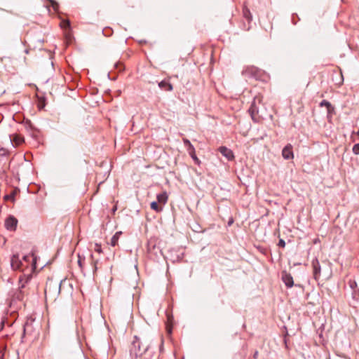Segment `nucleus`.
Wrapping results in <instances>:
<instances>
[{
	"mask_svg": "<svg viewBox=\"0 0 359 359\" xmlns=\"http://www.w3.org/2000/svg\"><path fill=\"white\" fill-rule=\"evenodd\" d=\"M39 336V325L34 319L28 318L23 327L22 341H34Z\"/></svg>",
	"mask_w": 359,
	"mask_h": 359,
	"instance_id": "1",
	"label": "nucleus"
},
{
	"mask_svg": "<svg viewBox=\"0 0 359 359\" xmlns=\"http://www.w3.org/2000/svg\"><path fill=\"white\" fill-rule=\"evenodd\" d=\"M242 75L245 78L257 81H264L266 77L264 70L253 65L245 67L242 71Z\"/></svg>",
	"mask_w": 359,
	"mask_h": 359,
	"instance_id": "2",
	"label": "nucleus"
},
{
	"mask_svg": "<svg viewBox=\"0 0 359 359\" xmlns=\"http://www.w3.org/2000/svg\"><path fill=\"white\" fill-rule=\"evenodd\" d=\"M148 348V344H143L140 339L135 336L130 349V355L132 359H136L144 353Z\"/></svg>",
	"mask_w": 359,
	"mask_h": 359,
	"instance_id": "3",
	"label": "nucleus"
},
{
	"mask_svg": "<svg viewBox=\"0 0 359 359\" xmlns=\"http://www.w3.org/2000/svg\"><path fill=\"white\" fill-rule=\"evenodd\" d=\"M319 106L320 107H325L327 109V120L329 123L332 122L333 116L336 114V110L334 106H333L329 101L326 100H322Z\"/></svg>",
	"mask_w": 359,
	"mask_h": 359,
	"instance_id": "4",
	"label": "nucleus"
},
{
	"mask_svg": "<svg viewBox=\"0 0 359 359\" xmlns=\"http://www.w3.org/2000/svg\"><path fill=\"white\" fill-rule=\"evenodd\" d=\"M257 100H258V102L260 103L261 100L257 97H255L253 101L251 103V105H250L249 109H248V112L250 114L252 119L255 122L258 121V119H259V116H258L259 109H258V107L257 106Z\"/></svg>",
	"mask_w": 359,
	"mask_h": 359,
	"instance_id": "5",
	"label": "nucleus"
},
{
	"mask_svg": "<svg viewBox=\"0 0 359 359\" xmlns=\"http://www.w3.org/2000/svg\"><path fill=\"white\" fill-rule=\"evenodd\" d=\"M18 219L13 215H9L5 221V226L7 230L11 231H15L18 225Z\"/></svg>",
	"mask_w": 359,
	"mask_h": 359,
	"instance_id": "6",
	"label": "nucleus"
},
{
	"mask_svg": "<svg viewBox=\"0 0 359 359\" xmlns=\"http://www.w3.org/2000/svg\"><path fill=\"white\" fill-rule=\"evenodd\" d=\"M24 288H21L19 287L18 290L12 292L11 297V304H12L15 301H22L25 297V291Z\"/></svg>",
	"mask_w": 359,
	"mask_h": 359,
	"instance_id": "7",
	"label": "nucleus"
},
{
	"mask_svg": "<svg viewBox=\"0 0 359 359\" xmlns=\"http://www.w3.org/2000/svg\"><path fill=\"white\" fill-rule=\"evenodd\" d=\"M313 268V276L316 280H318L320 277V265L317 258L312 260L311 262Z\"/></svg>",
	"mask_w": 359,
	"mask_h": 359,
	"instance_id": "8",
	"label": "nucleus"
},
{
	"mask_svg": "<svg viewBox=\"0 0 359 359\" xmlns=\"http://www.w3.org/2000/svg\"><path fill=\"white\" fill-rule=\"evenodd\" d=\"M218 151L224 156L228 161H232L234 159V155L231 149L227 148L225 146L219 147Z\"/></svg>",
	"mask_w": 359,
	"mask_h": 359,
	"instance_id": "9",
	"label": "nucleus"
},
{
	"mask_svg": "<svg viewBox=\"0 0 359 359\" xmlns=\"http://www.w3.org/2000/svg\"><path fill=\"white\" fill-rule=\"evenodd\" d=\"M282 156L286 160L293 158L294 154L292 151V146L290 144H287L282 150Z\"/></svg>",
	"mask_w": 359,
	"mask_h": 359,
	"instance_id": "10",
	"label": "nucleus"
},
{
	"mask_svg": "<svg viewBox=\"0 0 359 359\" xmlns=\"http://www.w3.org/2000/svg\"><path fill=\"white\" fill-rule=\"evenodd\" d=\"M32 272L33 271H31L29 273H23L20 275V276L19 277V283L20 284V286L21 288H25L26 285L29 283V281L32 278Z\"/></svg>",
	"mask_w": 359,
	"mask_h": 359,
	"instance_id": "11",
	"label": "nucleus"
},
{
	"mask_svg": "<svg viewBox=\"0 0 359 359\" xmlns=\"http://www.w3.org/2000/svg\"><path fill=\"white\" fill-rule=\"evenodd\" d=\"M11 266L13 270L20 269L23 266L22 261L20 259L18 255H14L11 257Z\"/></svg>",
	"mask_w": 359,
	"mask_h": 359,
	"instance_id": "12",
	"label": "nucleus"
},
{
	"mask_svg": "<svg viewBox=\"0 0 359 359\" xmlns=\"http://www.w3.org/2000/svg\"><path fill=\"white\" fill-rule=\"evenodd\" d=\"M282 280L287 287H292L294 285L293 278L290 273L286 271L282 272Z\"/></svg>",
	"mask_w": 359,
	"mask_h": 359,
	"instance_id": "13",
	"label": "nucleus"
},
{
	"mask_svg": "<svg viewBox=\"0 0 359 359\" xmlns=\"http://www.w3.org/2000/svg\"><path fill=\"white\" fill-rule=\"evenodd\" d=\"M348 285L352 290L353 298L357 299L359 297V290L358 289L355 281L350 280Z\"/></svg>",
	"mask_w": 359,
	"mask_h": 359,
	"instance_id": "14",
	"label": "nucleus"
},
{
	"mask_svg": "<svg viewBox=\"0 0 359 359\" xmlns=\"http://www.w3.org/2000/svg\"><path fill=\"white\" fill-rule=\"evenodd\" d=\"M158 87L164 91H172L173 90L172 85L167 80H163L159 82Z\"/></svg>",
	"mask_w": 359,
	"mask_h": 359,
	"instance_id": "15",
	"label": "nucleus"
},
{
	"mask_svg": "<svg viewBox=\"0 0 359 359\" xmlns=\"http://www.w3.org/2000/svg\"><path fill=\"white\" fill-rule=\"evenodd\" d=\"M10 140L11 143L15 147L19 146L24 142L23 137L19 135H14L13 136L10 135Z\"/></svg>",
	"mask_w": 359,
	"mask_h": 359,
	"instance_id": "16",
	"label": "nucleus"
},
{
	"mask_svg": "<svg viewBox=\"0 0 359 359\" xmlns=\"http://www.w3.org/2000/svg\"><path fill=\"white\" fill-rule=\"evenodd\" d=\"M22 259L25 262H29L30 259H32V267H31L30 271H34V270L36 269V262H35V258L34 257V255L32 254V255H24L22 257Z\"/></svg>",
	"mask_w": 359,
	"mask_h": 359,
	"instance_id": "17",
	"label": "nucleus"
},
{
	"mask_svg": "<svg viewBox=\"0 0 359 359\" xmlns=\"http://www.w3.org/2000/svg\"><path fill=\"white\" fill-rule=\"evenodd\" d=\"M187 152L189 153V156H191V158L194 160V163L196 164V165H200L201 164V161L199 160V158L196 156V151H195V148L194 147L189 149L187 150Z\"/></svg>",
	"mask_w": 359,
	"mask_h": 359,
	"instance_id": "18",
	"label": "nucleus"
},
{
	"mask_svg": "<svg viewBox=\"0 0 359 359\" xmlns=\"http://www.w3.org/2000/svg\"><path fill=\"white\" fill-rule=\"evenodd\" d=\"M156 198L158 203L165 205L168 201V196L166 192H162L157 195Z\"/></svg>",
	"mask_w": 359,
	"mask_h": 359,
	"instance_id": "19",
	"label": "nucleus"
},
{
	"mask_svg": "<svg viewBox=\"0 0 359 359\" xmlns=\"http://www.w3.org/2000/svg\"><path fill=\"white\" fill-rule=\"evenodd\" d=\"M243 18L248 21V23H250L252 20V15L250 11V10L247 7H244L243 9Z\"/></svg>",
	"mask_w": 359,
	"mask_h": 359,
	"instance_id": "20",
	"label": "nucleus"
},
{
	"mask_svg": "<svg viewBox=\"0 0 359 359\" xmlns=\"http://www.w3.org/2000/svg\"><path fill=\"white\" fill-rule=\"evenodd\" d=\"M122 234L121 231H117L115 234L111 237L110 241V245L113 247L116 246L118 244V239L120 236Z\"/></svg>",
	"mask_w": 359,
	"mask_h": 359,
	"instance_id": "21",
	"label": "nucleus"
},
{
	"mask_svg": "<svg viewBox=\"0 0 359 359\" xmlns=\"http://www.w3.org/2000/svg\"><path fill=\"white\" fill-rule=\"evenodd\" d=\"M90 257H91V259H92L91 265L93 266V274L95 275V273H96V272H97V271L98 269L99 260L98 259H94L93 255H90Z\"/></svg>",
	"mask_w": 359,
	"mask_h": 359,
	"instance_id": "22",
	"label": "nucleus"
},
{
	"mask_svg": "<svg viewBox=\"0 0 359 359\" xmlns=\"http://www.w3.org/2000/svg\"><path fill=\"white\" fill-rule=\"evenodd\" d=\"M151 208L157 212H160L163 210V207L159 205L156 201L151 203Z\"/></svg>",
	"mask_w": 359,
	"mask_h": 359,
	"instance_id": "23",
	"label": "nucleus"
},
{
	"mask_svg": "<svg viewBox=\"0 0 359 359\" xmlns=\"http://www.w3.org/2000/svg\"><path fill=\"white\" fill-rule=\"evenodd\" d=\"M15 191H13L10 194H6L4 197V201H14L15 200Z\"/></svg>",
	"mask_w": 359,
	"mask_h": 359,
	"instance_id": "24",
	"label": "nucleus"
},
{
	"mask_svg": "<svg viewBox=\"0 0 359 359\" xmlns=\"http://www.w3.org/2000/svg\"><path fill=\"white\" fill-rule=\"evenodd\" d=\"M76 359H88L86 355H84L82 350L80 348L78 349L76 354Z\"/></svg>",
	"mask_w": 359,
	"mask_h": 359,
	"instance_id": "25",
	"label": "nucleus"
},
{
	"mask_svg": "<svg viewBox=\"0 0 359 359\" xmlns=\"http://www.w3.org/2000/svg\"><path fill=\"white\" fill-rule=\"evenodd\" d=\"M182 140H183V143H184V147H186L187 150L194 147L192 145V144L191 143V142L188 139L183 138Z\"/></svg>",
	"mask_w": 359,
	"mask_h": 359,
	"instance_id": "26",
	"label": "nucleus"
},
{
	"mask_svg": "<svg viewBox=\"0 0 359 359\" xmlns=\"http://www.w3.org/2000/svg\"><path fill=\"white\" fill-rule=\"evenodd\" d=\"M52 283H46V287H45V295L47 297L48 293L51 292V288H52Z\"/></svg>",
	"mask_w": 359,
	"mask_h": 359,
	"instance_id": "27",
	"label": "nucleus"
},
{
	"mask_svg": "<svg viewBox=\"0 0 359 359\" xmlns=\"http://www.w3.org/2000/svg\"><path fill=\"white\" fill-rule=\"evenodd\" d=\"M50 2V5L53 8L57 11L59 8V4L54 0H48Z\"/></svg>",
	"mask_w": 359,
	"mask_h": 359,
	"instance_id": "28",
	"label": "nucleus"
},
{
	"mask_svg": "<svg viewBox=\"0 0 359 359\" xmlns=\"http://www.w3.org/2000/svg\"><path fill=\"white\" fill-rule=\"evenodd\" d=\"M353 153L355 155L359 154V143L355 144L352 149Z\"/></svg>",
	"mask_w": 359,
	"mask_h": 359,
	"instance_id": "29",
	"label": "nucleus"
},
{
	"mask_svg": "<svg viewBox=\"0 0 359 359\" xmlns=\"http://www.w3.org/2000/svg\"><path fill=\"white\" fill-rule=\"evenodd\" d=\"M6 348V346H2L0 348V359H4Z\"/></svg>",
	"mask_w": 359,
	"mask_h": 359,
	"instance_id": "30",
	"label": "nucleus"
},
{
	"mask_svg": "<svg viewBox=\"0 0 359 359\" xmlns=\"http://www.w3.org/2000/svg\"><path fill=\"white\" fill-rule=\"evenodd\" d=\"M95 251L98 252L99 254L102 253V250L101 245L97 244V243H96L95 246Z\"/></svg>",
	"mask_w": 359,
	"mask_h": 359,
	"instance_id": "31",
	"label": "nucleus"
},
{
	"mask_svg": "<svg viewBox=\"0 0 359 359\" xmlns=\"http://www.w3.org/2000/svg\"><path fill=\"white\" fill-rule=\"evenodd\" d=\"M278 245L280 248H285V241L282 238L279 239Z\"/></svg>",
	"mask_w": 359,
	"mask_h": 359,
	"instance_id": "32",
	"label": "nucleus"
},
{
	"mask_svg": "<svg viewBox=\"0 0 359 359\" xmlns=\"http://www.w3.org/2000/svg\"><path fill=\"white\" fill-rule=\"evenodd\" d=\"M62 26L65 27H70V22L69 20H64L62 22Z\"/></svg>",
	"mask_w": 359,
	"mask_h": 359,
	"instance_id": "33",
	"label": "nucleus"
},
{
	"mask_svg": "<svg viewBox=\"0 0 359 359\" xmlns=\"http://www.w3.org/2000/svg\"><path fill=\"white\" fill-rule=\"evenodd\" d=\"M54 288L55 289V290L57 291V293L60 292V285H57V283H55L54 285H53Z\"/></svg>",
	"mask_w": 359,
	"mask_h": 359,
	"instance_id": "34",
	"label": "nucleus"
},
{
	"mask_svg": "<svg viewBox=\"0 0 359 359\" xmlns=\"http://www.w3.org/2000/svg\"><path fill=\"white\" fill-rule=\"evenodd\" d=\"M78 264L81 268L83 267V262L80 256H79Z\"/></svg>",
	"mask_w": 359,
	"mask_h": 359,
	"instance_id": "35",
	"label": "nucleus"
},
{
	"mask_svg": "<svg viewBox=\"0 0 359 359\" xmlns=\"http://www.w3.org/2000/svg\"><path fill=\"white\" fill-rule=\"evenodd\" d=\"M4 325H5V321L4 320H2L0 323V326H1V330H2L4 327Z\"/></svg>",
	"mask_w": 359,
	"mask_h": 359,
	"instance_id": "36",
	"label": "nucleus"
},
{
	"mask_svg": "<svg viewBox=\"0 0 359 359\" xmlns=\"http://www.w3.org/2000/svg\"><path fill=\"white\" fill-rule=\"evenodd\" d=\"M257 355H258V352H257V351H256V352L254 353L253 357H254L255 358H257Z\"/></svg>",
	"mask_w": 359,
	"mask_h": 359,
	"instance_id": "37",
	"label": "nucleus"
},
{
	"mask_svg": "<svg viewBox=\"0 0 359 359\" xmlns=\"http://www.w3.org/2000/svg\"><path fill=\"white\" fill-rule=\"evenodd\" d=\"M233 223V219H231L230 221H229L228 224L231 225Z\"/></svg>",
	"mask_w": 359,
	"mask_h": 359,
	"instance_id": "38",
	"label": "nucleus"
},
{
	"mask_svg": "<svg viewBox=\"0 0 359 359\" xmlns=\"http://www.w3.org/2000/svg\"><path fill=\"white\" fill-rule=\"evenodd\" d=\"M4 170H2V171H1V170H0V177L1 176V174H2V173H4Z\"/></svg>",
	"mask_w": 359,
	"mask_h": 359,
	"instance_id": "39",
	"label": "nucleus"
}]
</instances>
